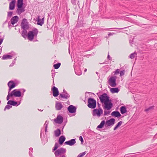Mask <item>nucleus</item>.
<instances>
[{
	"label": "nucleus",
	"instance_id": "4c0bfd02",
	"mask_svg": "<svg viewBox=\"0 0 157 157\" xmlns=\"http://www.w3.org/2000/svg\"><path fill=\"white\" fill-rule=\"evenodd\" d=\"M107 110H104V116H105L107 114H109L110 113V111H107Z\"/></svg>",
	"mask_w": 157,
	"mask_h": 157
},
{
	"label": "nucleus",
	"instance_id": "5701e85b",
	"mask_svg": "<svg viewBox=\"0 0 157 157\" xmlns=\"http://www.w3.org/2000/svg\"><path fill=\"white\" fill-rule=\"evenodd\" d=\"M111 115L112 116L117 117H120L121 116V114L118 111H114L112 112Z\"/></svg>",
	"mask_w": 157,
	"mask_h": 157
},
{
	"label": "nucleus",
	"instance_id": "aec40b11",
	"mask_svg": "<svg viewBox=\"0 0 157 157\" xmlns=\"http://www.w3.org/2000/svg\"><path fill=\"white\" fill-rule=\"evenodd\" d=\"M18 17L17 16H15L12 17L10 20L11 23L12 25H14L17 22L18 20Z\"/></svg>",
	"mask_w": 157,
	"mask_h": 157
},
{
	"label": "nucleus",
	"instance_id": "e433bc0d",
	"mask_svg": "<svg viewBox=\"0 0 157 157\" xmlns=\"http://www.w3.org/2000/svg\"><path fill=\"white\" fill-rule=\"evenodd\" d=\"M29 155L32 157V153H33V148L32 147H30L29 148Z\"/></svg>",
	"mask_w": 157,
	"mask_h": 157
},
{
	"label": "nucleus",
	"instance_id": "c85d7f7f",
	"mask_svg": "<svg viewBox=\"0 0 157 157\" xmlns=\"http://www.w3.org/2000/svg\"><path fill=\"white\" fill-rule=\"evenodd\" d=\"M21 36L25 39L27 36V31L26 30H24L21 32Z\"/></svg>",
	"mask_w": 157,
	"mask_h": 157
},
{
	"label": "nucleus",
	"instance_id": "39448f33",
	"mask_svg": "<svg viewBox=\"0 0 157 157\" xmlns=\"http://www.w3.org/2000/svg\"><path fill=\"white\" fill-rule=\"evenodd\" d=\"M99 98L102 104L110 100L109 97L106 93H103L99 96Z\"/></svg>",
	"mask_w": 157,
	"mask_h": 157
},
{
	"label": "nucleus",
	"instance_id": "a19ab883",
	"mask_svg": "<svg viewBox=\"0 0 157 157\" xmlns=\"http://www.w3.org/2000/svg\"><path fill=\"white\" fill-rule=\"evenodd\" d=\"M135 53H132L129 56V58L132 59L134 58L135 57Z\"/></svg>",
	"mask_w": 157,
	"mask_h": 157
},
{
	"label": "nucleus",
	"instance_id": "0e129e2a",
	"mask_svg": "<svg viewBox=\"0 0 157 157\" xmlns=\"http://www.w3.org/2000/svg\"><path fill=\"white\" fill-rule=\"evenodd\" d=\"M53 85H55L54 82V79H53Z\"/></svg>",
	"mask_w": 157,
	"mask_h": 157
},
{
	"label": "nucleus",
	"instance_id": "dca6fc26",
	"mask_svg": "<svg viewBox=\"0 0 157 157\" xmlns=\"http://www.w3.org/2000/svg\"><path fill=\"white\" fill-rule=\"evenodd\" d=\"M17 10L16 12L19 15L21 13L25 11L24 8L23 7V6H17Z\"/></svg>",
	"mask_w": 157,
	"mask_h": 157
},
{
	"label": "nucleus",
	"instance_id": "f3484780",
	"mask_svg": "<svg viewBox=\"0 0 157 157\" xmlns=\"http://www.w3.org/2000/svg\"><path fill=\"white\" fill-rule=\"evenodd\" d=\"M76 143L75 139H73L64 143V144L69 146H72Z\"/></svg>",
	"mask_w": 157,
	"mask_h": 157
},
{
	"label": "nucleus",
	"instance_id": "0eeeda50",
	"mask_svg": "<svg viewBox=\"0 0 157 157\" xmlns=\"http://www.w3.org/2000/svg\"><path fill=\"white\" fill-rule=\"evenodd\" d=\"M21 29L24 30H27L29 28V23L25 18H24L22 20L21 23Z\"/></svg>",
	"mask_w": 157,
	"mask_h": 157
},
{
	"label": "nucleus",
	"instance_id": "338daca9",
	"mask_svg": "<svg viewBox=\"0 0 157 157\" xmlns=\"http://www.w3.org/2000/svg\"><path fill=\"white\" fill-rule=\"evenodd\" d=\"M87 71V69H85L84 70V71L85 72H86Z\"/></svg>",
	"mask_w": 157,
	"mask_h": 157
},
{
	"label": "nucleus",
	"instance_id": "c756f323",
	"mask_svg": "<svg viewBox=\"0 0 157 157\" xmlns=\"http://www.w3.org/2000/svg\"><path fill=\"white\" fill-rule=\"evenodd\" d=\"M105 121L104 120H103L100 123L97 127V128H102L103 127L105 124Z\"/></svg>",
	"mask_w": 157,
	"mask_h": 157
},
{
	"label": "nucleus",
	"instance_id": "8fccbe9b",
	"mask_svg": "<svg viewBox=\"0 0 157 157\" xmlns=\"http://www.w3.org/2000/svg\"><path fill=\"white\" fill-rule=\"evenodd\" d=\"M107 58L109 60H111L112 58L109 55V52H108Z\"/></svg>",
	"mask_w": 157,
	"mask_h": 157
},
{
	"label": "nucleus",
	"instance_id": "f704fd0d",
	"mask_svg": "<svg viewBox=\"0 0 157 157\" xmlns=\"http://www.w3.org/2000/svg\"><path fill=\"white\" fill-rule=\"evenodd\" d=\"M61 65V63H58L57 64H55L53 65V67L55 69H58L60 67Z\"/></svg>",
	"mask_w": 157,
	"mask_h": 157
},
{
	"label": "nucleus",
	"instance_id": "7ed1b4c3",
	"mask_svg": "<svg viewBox=\"0 0 157 157\" xmlns=\"http://www.w3.org/2000/svg\"><path fill=\"white\" fill-rule=\"evenodd\" d=\"M97 105V102L93 98H89L88 99L87 106L90 109H95Z\"/></svg>",
	"mask_w": 157,
	"mask_h": 157
},
{
	"label": "nucleus",
	"instance_id": "2f4dec72",
	"mask_svg": "<svg viewBox=\"0 0 157 157\" xmlns=\"http://www.w3.org/2000/svg\"><path fill=\"white\" fill-rule=\"evenodd\" d=\"M122 123L123 122L122 121H121L118 123L116 126L114 127L113 128L114 130H116L118 127H120L122 124Z\"/></svg>",
	"mask_w": 157,
	"mask_h": 157
},
{
	"label": "nucleus",
	"instance_id": "1a4fd4ad",
	"mask_svg": "<svg viewBox=\"0 0 157 157\" xmlns=\"http://www.w3.org/2000/svg\"><path fill=\"white\" fill-rule=\"evenodd\" d=\"M70 97V95L64 89L63 90V93L60 94L59 96V98L60 100H61V98L67 99L69 98Z\"/></svg>",
	"mask_w": 157,
	"mask_h": 157
},
{
	"label": "nucleus",
	"instance_id": "680f3d73",
	"mask_svg": "<svg viewBox=\"0 0 157 157\" xmlns=\"http://www.w3.org/2000/svg\"><path fill=\"white\" fill-rule=\"evenodd\" d=\"M144 24H137L138 25H140V26H141V25H143Z\"/></svg>",
	"mask_w": 157,
	"mask_h": 157
},
{
	"label": "nucleus",
	"instance_id": "4be33fe9",
	"mask_svg": "<svg viewBox=\"0 0 157 157\" xmlns=\"http://www.w3.org/2000/svg\"><path fill=\"white\" fill-rule=\"evenodd\" d=\"M55 107L56 110H59L63 108V105L60 102H56Z\"/></svg>",
	"mask_w": 157,
	"mask_h": 157
},
{
	"label": "nucleus",
	"instance_id": "f8f14e48",
	"mask_svg": "<svg viewBox=\"0 0 157 157\" xmlns=\"http://www.w3.org/2000/svg\"><path fill=\"white\" fill-rule=\"evenodd\" d=\"M67 110L70 113H74L76 112V108L73 105H71L68 107Z\"/></svg>",
	"mask_w": 157,
	"mask_h": 157
},
{
	"label": "nucleus",
	"instance_id": "c03bdc74",
	"mask_svg": "<svg viewBox=\"0 0 157 157\" xmlns=\"http://www.w3.org/2000/svg\"><path fill=\"white\" fill-rule=\"evenodd\" d=\"M79 140L81 141V144H82L84 141L82 137L81 136L79 137Z\"/></svg>",
	"mask_w": 157,
	"mask_h": 157
},
{
	"label": "nucleus",
	"instance_id": "bf43d9fd",
	"mask_svg": "<svg viewBox=\"0 0 157 157\" xmlns=\"http://www.w3.org/2000/svg\"><path fill=\"white\" fill-rule=\"evenodd\" d=\"M22 90H23V92L24 93L25 91V90L24 89H22Z\"/></svg>",
	"mask_w": 157,
	"mask_h": 157
},
{
	"label": "nucleus",
	"instance_id": "13d9d810",
	"mask_svg": "<svg viewBox=\"0 0 157 157\" xmlns=\"http://www.w3.org/2000/svg\"><path fill=\"white\" fill-rule=\"evenodd\" d=\"M47 128H45V132H47Z\"/></svg>",
	"mask_w": 157,
	"mask_h": 157
},
{
	"label": "nucleus",
	"instance_id": "49530a36",
	"mask_svg": "<svg viewBox=\"0 0 157 157\" xmlns=\"http://www.w3.org/2000/svg\"><path fill=\"white\" fill-rule=\"evenodd\" d=\"M114 72L115 75H117L119 73V70L117 69Z\"/></svg>",
	"mask_w": 157,
	"mask_h": 157
},
{
	"label": "nucleus",
	"instance_id": "ea45409f",
	"mask_svg": "<svg viewBox=\"0 0 157 157\" xmlns=\"http://www.w3.org/2000/svg\"><path fill=\"white\" fill-rule=\"evenodd\" d=\"M12 97V96L11 95V93H10V92H8V94L6 98L7 100H8L10 99V97Z\"/></svg>",
	"mask_w": 157,
	"mask_h": 157
},
{
	"label": "nucleus",
	"instance_id": "864d4df0",
	"mask_svg": "<svg viewBox=\"0 0 157 157\" xmlns=\"http://www.w3.org/2000/svg\"><path fill=\"white\" fill-rule=\"evenodd\" d=\"M114 34H115V33H110L108 34V36H110L113 35Z\"/></svg>",
	"mask_w": 157,
	"mask_h": 157
},
{
	"label": "nucleus",
	"instance_id": "09e8293b",
	"mask_svg": "<svg viewBox=\"0 0 157 157\" xmlns=\"http://www.w3.org/2000/svg\"><path fill=\"white\" fill-rule=\"evenodd\" d=\"M48 121H46L44 124V126H45V128H48Z\"/></svg>",
	"mask_w": 157,
	"mask_h": 157
},
{
	"label": "nucleus",
	"instance_id": "bb28decb",
	"mask_svg": "<svg viewBox=\"0 0 157 157\" xmlns=\"http://www.w3.org/2000/svg\"><path fill=\"white\" fill-rule=\"evenodd\" d=\"M110 91L112 93H117L119 91V90L117 88H111Z\"/></svg>",
	"mask_w": 157,
	"mask_h": 157
},
{
	"label": "nucleus",
	"instance_id": "ddd939ff",
	"mask_svg": "<svg viewBox=\"0 0 157 157\" xmlns=\"http://www.w3.org/2000/svg\"><path fill=\"white\" fill-rule=\"evenodd\" d=\"M8 86L9 87V91L10 92L12 89L14 88L16 86V84L13 81H10L8 82Z\"/></svg>",
	"mask_w": 157,
	"mask_h": 157
},
{
	"label": "nucleus",
	"instance_id": "3c124183",
	"mask_svg": "<svg viewBox=\"0 0 157 157\" xmlns=\"http://www.w3.org/2000/svg\"><path fill=\"white\" fill-rule=\"evenodd\" d=\"M15 61H13L12 63L10 64V67H11L13 66V65L15 63Z\"/></svg>",
	"mask_w": 157,
	"mask_h": 157
},
{
	"label": "nucleus",
	"instance_id": "e2e57ef3",
	"mask_svg": "<svg viewBox=\"0 0 157 157\" xmlns=\"http://www.w3.org/2000/svg\"><path fill=\"white\" fill-rule=\"evenodd\" d=\"M42 134V131H41V132H40V136L41 137V136Z\"/></svg>",
	"mask_w": 157,
	"mask_h": 157
},
{
	"label": "nucleus",
	"instance_id": "5fc2aeb1",
	"mask_svg": "<svg viewBox=\"0 0 157 157\" xmlns=\"http://www.w3.org/2000/svg\"><path fill=\"white\" fill-rule=\"evenodd\" d=\"M98 107V108H101L100 107V104L98 102L97 103Z\"/></svg>",
	"mask_w": 157,
	"mask_h": 157
},
{
	"label": "nucleus",
	"instance_id": "20e7f679",
	"mask_svg": "<svg viewBox=\"0 0 157 157\" xmlns=\"http://www.w3.org/2000/svg\"><path fill=\"white\" fill-rule=\"evenodd\" d=\"M104 106H103L104 110H110L113 107V104L112 103V101L110 99L106 102L103 103Z\"/></svg>",
	"mask_w": 157,
	"mask_h": 157
},
{
	"label": "nucleus",
	"instance_id": "72a5a7b5",
	"mask_svg": "<svg viewBox=\"0 0 157 157\" xmlns=\"http://www.w3.org/2000/svg\"><path fill=\"white\" fill-rule=\"evenodd\" d=\"M23 0H17V6H23Z\"/></svg>",
	"mask_w": 157,
	"mask_h": 157
},
{
	"label": "nucleus",
	"instance_id": "4468645a",
	"mask_svg": "<svg viewBox=\"0 0 157 157\" xmlns=\"http://www.w3.org/2000/svg\"><path fill=\"white\" fill-rule=\"evenodd\" d=\"M53 95L54 97H56L59 95V92L58 88L55 86L52 88Z\"/></svg>",
	"mask_w": 157,
	"mask_h": 157
},
{
	"label": "nucleus",
	"instance_id": "a878e982",
	"mask_svg": "<svg viewBox=\"0 0 157 157\" xmlns=\"http://www.w3.org/2000/svg\"><path fill=\"white\" fill-rule=\"evenodd\" d=\"M54 134L56 136H59L61 134L60 130L59 128L57 129L54 131Z\"/></svg>",
	"mask_w": 157,
	"mask_h": 157
},
{
	"label": "nucleus",
	"instance_id": "6ab92c4d",
	"mask_svg": "<svg viewBox=\"0 0 157 157\" xmlns=\"http://www.w3.org/2000/svg\"><path fill=\"white\" fill-rule=\"evenodd\" d=\"M36 19L37 21V24L42 26L44 23V17L41 19L40 18V16H38Z\"/></svg>",
	"mask_w": 157,
	"mask_h": 157
},
{
	"label": "nucleus",
	"instance_id": "393cba45",
	"mask_svg": "<svg viewBox=\"0 0 157 157\" xmlns=\"http://www.w3.org/2000/svg\"><path fill=\"white\" fill-rule=\"evenodd\" d=\"M120 110L122 114H124L127 112L126 108L125 106H121L120 108Z\"/></svg>",
	"mask_w": 157,
	"mask_h": 157
},
{
	"label": "nucleus",
	"instance_id": "9d476101",
	"mask_svg": "<svg viewBox=\"0 0 157 157\" xmlns=\"http://www.w3.org/2000/svg\"><path fill=\"white\" fill-rule=\"evenodd\" d=\"M11 95L15 97H20L21 95V92L20 91H18L17 89H15L11 93Z\"/></svg>",
	"mask_w": 157,
	"mask_h": 157
},
{
	"label": "nucleus",
	"instance_id": "a211bd4d",
	"mask_svg": "<svg viewBox=\"0 0 157 157\" xmlns=\"http://www.w3.org/2000/svg\"><path fill=\"white\" fill-rule=\"evenodd\" d=\"M20 104V102H19L18 104H17V102L13 100H9L7 102L8 105H10L17 106Z\"/></svg>",
	"mask_w": 157,
	"mask_h": 157
},
{
	"label": "nucleus",
	"instance_id": "7c9ffc66",
	"mask_svg": "<svg viewBox=\"0 0 157 157\" xmlns=\"http://www.w3.org/2000/svg\"><path fill=\"white\" fill-rule=\"evenodd\" d=\"M81 69L82 68H81V66H79V67L78 70L76 71H75V74L78 75H81L82 74V71Z\"/></svg>",
	"mask_w": 157,
	"mask_h": 157
},
{
	"label": "nucleus",
	"instance_id": "f03ea898",
	"mask_svg": "<svg viewBox=\"0 0 157 157\" xmlns=\"http://www.w3.org/2000/svg\"><path fill=\"white\" fill-rule=\"evenodd\" d=\"M38 33V29L35 28L32 31H29L27 35L28 39L30 40H32L35 37L36 38Z\"/></svg>",
	"mask_w": 157,
	"mask_h": 157
},
{
	"label": "nucleus",
	"instance_id": "9b49d317",
	"mask_svg": "<svg viewBox=\"0 0 157 157\" xmlns=\"http://www.w3.org/2000/svg\"><path fill=\"white\" fill-rule=\"evenodd\" d=\"M54 121L57 124H60L63 121V117L60 115L57 116L56 118L54 119Z\"/></svg>",
	"mask_w": 157,
	"mask_h": 157
},
{
	"label": "nucleus",
	"instance_id": "6e6552de",
	"mask_svg": "<svg viewBox=\"0 0 157 157\" xmlns=\"http://www.w3.org/2000/svg\"><path fill=\"white\" fill-rule=\"evenodd\" d=\"M117 77L116 76L111 77L109 80V84L112 87L116 86V80Z\"/></svg>",
	"mask_w": 157,
	"mask_h": 157
},
{
	"label": "nucleus",
	"instance_id": "052dcab7",
	"mask_svg": "<svg viewBox=\"0 0 157 157\" xmlns=\"http://www.w3.org/2000/svg\"><path fill=\"white\" fill-rule=\"evenodd\" d=\"M101 64H106V63H105V62H104L103 63H101Z\"/></svg>",
	"mask_w": 157,
	"mask_h": 157
},
{
	"label": "nucleus",
	"instance_id": "603ef678",
	"mask_svg": "<svg viewBox=\"0 0 157 157\" xmlns=\"http://www.w3.org/2000/svg\"><path fill=\"white\" fill-rule=\"evenodd\" d=\"M52 71H53L52 70ZM52 78H53V79H54V77L55 75V74L54 73H52Z\"/></svg>",
	"mask_w": 157,
	"mask_h": 157
},
{
	"label": "nucleus",
	"instance_id": "6e6d98bb",
	"mask_svg": "<svg viewBox=\"0 0 157 157\" xmlns=\"http://www.w3.org/2000/svg\"><path fill=\"white\" fill-rule=\"evenodd\" d=\"M3 39H0V45L2 44V43L3 41Z\"/></svg>",
	"mask_w": 157,
	"mask_h": 157
},
{
	"label": "nucleus",
	"instance_id": "69168bd1",
	"mask_svg": "<svg viewBox=\"0 0 157 157\" xmlns=\"http://www.w3.org/2000/svg\"><path fill=\"white\" fill-rule=\"evenodd\" d=\"M38 109L39 110V111H43V110H41V109H40V110H39V109Z\"/></svg>",
	"mask_w": 157,
	"mask_h": 157
},
{
	"label": "nucleus",
	"instance_id": "a18cd8bd",
	"mask_svg": "<svg viewBox=\"0 0 157 157\" xmlns=\"http://www.w3.org/2000/svg\"><path fill=\"white\" fill-rule=\"evenodd\" d=\"M13 12L10 11L8 13V16L10 17L12 16Z\"/></svg>",
	"mask_w": 157,
	"mask_h": 157
},
{
	"label": "nucleus",
	"instance_id": "2eb2a0df",
	"mask_svg": "<svg viewBox=\"0 0 157 157\" xmlns=\"http://www.w3.org/2000/svg\"><path fill=\"white\" fill-rule=\"evenodd\" d=\"M115 119L112 118L106 121L105 125H107L108 126L113 125L115 123Z\"/></svg>",
	"mask_w": 157,
	"mask_h": 157
},
{
	"label": "nucleus",
	"instance_id": "473e14b6",
	"mask_svg": "<svg viewBox=\"0 0 157 157\" xmlns=\"http://www.w3.org/2000/svg\"><path fill=\"white\" fill-rule=\"evenodd\" d=\"M126 27L124 28H105L104 29V30H106V31H109L110 30L112 29H123L126 28Z\"/></svg>",
	"mask_w": 157,
	"mask_h": 157
},
{
	"label": "nucleus",
	"instance_id": "4d7b16f0",
	"mask_svg": "<svg viewBox=\"0 0 157 157\" xmlns=\"http://www.w3.org/2000/svg\"><path fill=\"white\" fill-rule=\"evenodd\" d=\"M81 64H82V63L81 62H78V65L79 67V66H81V67H82Z\"/></svg>",
	"mask_w": 157,
	"mask_h": 157
},
{
	"label": "nucleus",
	"instance_id": "58836bf2",
	"mask_svg": "<svg viewBox=\"0 0 157 157\" xmlns=\"http://www.w3.org/2000/svg\"><path fill=\"white\" fill-rule=\"evenodd\" d=\"M86 154V153L85 151L80 153L78 155V157H82L83 156L85 155Z\"/></svg>",
	"mask_w": 157,
	"mask_h": 157
},
{
	"label": "nucleus",
	"instance_id": "de8ad7c7",
	"mask_svg": "<svg viewBox=\"0 0 157 157\" xmlns=\"http://www.w3.org/2000/svg\"><path fill=\"white\" fill-rule=\"evenodd\" d=\"M71 2L73 5H76V0H71Z\"/></svg>",
	"mask_w": 157,
	"mask_h": 157
},
{
	"label": "nucleus",
	"instance_id": "f257e3e1",
	"mask_svg": "<svg viewBox=\"0 0 157 157\" xmlns=\"http://www.w3.org/2000/svg\"><path fill=\"white\" fill-rule=\"evenodd\" d=\"M59 147V144L57 143H56L52 149V152H54L55 157H66V149L62 147L58 149Z\"/></svg>",
	"mask_w": 157,
	"mask_h": 157
},
{
	"label": "nucleus",
	"instance_id": "37998d69",
	"mask_svg": "<svg viewBox=\"0 0 157 157\" xmlns=\"http://www.w3.org/2000/svg\"><path fill=\"white\" fill-rule=\"evenodd\" d=\"M125 72V70H123L122 71H121L120 72V76H122L124 75V73Z\"/></svg>",
	"mask_w": 157,
	"mask_h": 157
},
{
	"label": "nucleus",
	"instance_id": "79ce46f5",
	"mask_svg": "<svg viewBox=\"0 0 157 157\" xmlns=\"http://www.w3.org/2000/svg\"><path fill=\"white\" fill-rule=\"evenodd\" d=\"M154 107V106H151L149 107V108H148L146 109H145V111L146 112H147V111L150 110L151 109H153Z\"/></svg>",
	"mask_w": 157,
	"mask_h": 157
},
{
	"label": "nucleus",
	"instance_id": "412c9836",
	"mask_svg": "<svg viewBox=\"0 0 157 157\" xmlns=\"http://www.w3.org/2000/svg\"><path fill=\"white\" fill-rule=\"evenodd\" d=\"M16 1L15 0H13L10 3L9 9L10 10H13L15 8Z\"/></svg>",
	"mask_w": 157,
	"mask_h": 157
},
{
	"label": "nucleus",
	"instance_id": "c9c22d12",
	"mask_svg": "<svg viewBox=\"0 0 157 157\" xmlns=\"http://www.w3.org/2000/svg\"><path fill=\"white\" fill-rule=\"evenodd\" d=\"M6 105L4 109V111H6V110L7 109H10V108H12V106L10 105Z\"/></svg>",
	"mask_w": 157,
	"mask_h": 157
},
{
	"label": "nucleus",
	"instance_id": "b1692460",
	"mask_svg": "<svg viewBox=\"0 0 157 157\" xmlns=\"http://www.w3.org/2000/svg\"><path fill=\"white\" fill-rule=\"evenodd\" d=\"M66 138L64 136H61L59 138V144L62 145L64 142Z\"/></svg>",
	"mask_w": 157,
	"mask_h": 157
},
{
	"label": "nucleus",
	"instance_id": "423d86ee",
	"mask_svg": "<svg viewBox=\"0 0 157 157\" xmlns=\"http://www.w3.org/2000/svg\"><path fill=\"white\" fill-rule=\"evenodd\" d=\"M103 111L101 108L94 109L92 111V114L94 116L100 117L103 114Z\"/></svg>",
	"mask_w": 157,
	"mask_h": 157
},
{
	"label": "nucleus",
	"instance_id": "774afa93",
	"mask_svg": "<svg viewBox=\"0 0 157 157\" xmlns=\"http://www.w3.org/2000/svg\"><path fill=\"white\" fill-rule=\"evenodd\" d=\"M16 60V58H15V59H14V60L13 61H15V62Z\"/></svg>",
	"mask_w": 157,
	"mask_h": 157
},
{
	"label": "nucleus",
	"instance_id": "cd10ccee",
	"mask_svg": "<svg viewBox=\"0 0 157 157\" xmlns=\"http://www.w3.org/2000/svg\"><path fill=\"white\" fill-rule=\"evenodd\" d=\"M12 56L8 55H4L2 58V59H11Z\"/></svg>",
	"mask_w": 157,
	"mask_h": 157
}]
</instances>
